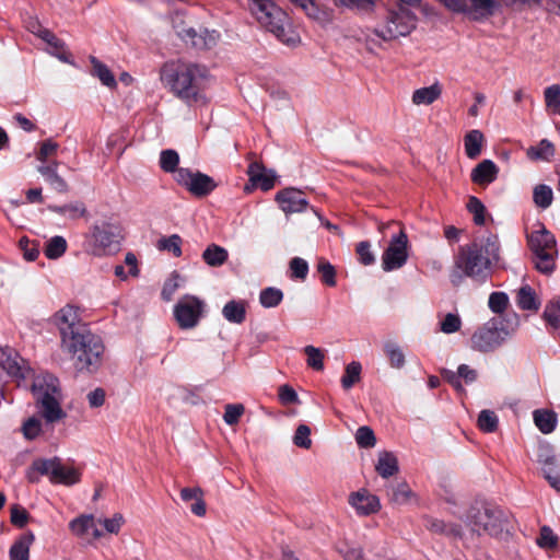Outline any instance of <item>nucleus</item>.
<instances>
[{
	"label": "nucleus",
	"instance_id": "17",
	"mask_svg": "<svg viewBox=\"0 0 560 560\" xmlns=\"http://www.w3.org/2000/svg\"><path fill=\"white\" fill-rule=\"evenodd\" d=\"M177 35L186 43L198 49H207L214 46L219 39V33L205 30L198 33L192 27L177 28Z\"/></svg>",
	"mask_w": 560,
	"mask_h": 560
},
{
	"label": "nucleus",
	"instance_id": "13",
	"mask_svg": "<svg viewBox=\"0 0 560 560\" xmlns=\"http://www.w3.org/2000/svg\"><path fill=\"white\" fill-rule=\"evenodd\" d=\"M408 236L400 230L392 236L387 248L382 255V268L389 272L400 269L408 260Z\"/></svg>",
	"mask_w": 560,
	"mask_h": 560
},
{
	"label": "nucleus",
	"instance_id": "28",
	"mask_svg": "<svg viewBox=\"0 0 560 560\" xmlns=\"http://www.w3.org/2000/svg\"><path fill=\"white\" fill-rule=\"evenodd\" d=\"M485 137L478 129L470 130L464 138L465 153L469 159H476L480 155Z\"/></svg>",
	"mask_w": 560,
	"mask_h": 560
},
{
	"label": "nucleus",
	"instance_id": "61",
	"mask_svg": "<svg viewBox=\"0 0 560 560\" xmlns=\"http://www.w3.org/2000/svg\"><path fill=\"white\" fill-rule=\"evenodd\" d=\"M28 518H30V514L28 512L20 506V505H13L11 508V523L16 526V527H24L27 522H28Z\"/></svg>",
	"mask_w": 560,
	"mask_h": 560
},
{
	"label": "nucleus",
	"instance_id": "20",
	"mask_svg": "<svg viewBox=\"0 0 560 560\" xmlns=\"http://www.w3.org/2000/svg\"><path fill=\"white\" fill-rule=\"evenodd\" d=\"M0 365L8 375L18 381L25 377L21 358L11 349L0 350Z\"/></svg>",
	"mask_w": 560,
	"mask_h": 560
},
{
	"label": "nucleus",
	"instance_id": "56",
	"mask_svg": "<svg viewBox=\"0 0 560 560\" xmlns=\"http://www.w3.org/2000/svg\"><path fill=\"white\" fill-rule=\"evenodd\" d=\"M35 35H37L39 38H42L44 42H46L48 45H50L52 48L57 50L63 49V43L56 37L54 33H51L49 30L44 28L43 26H38L37 31H33Z\"/></svg>",
	"mask_w": 560,
	"mask_h": 560
},
{
	"label": "nucleus",
	"instance_id": "19",
	"mask_svg": "<svg viewBox=\"0 0 560 560\" xmlns=\"http://www.w3.org/2000/svg\"><path fill=\"white\" fill-rule=\"evenodd\" d=\"M499 167L492 160H483L478 163L471 171V182L487 187L498 178Z\"/></svg>",
	"mask_w": 560,
	"mask_h": 560
},
{
	"label": "nucleus",
	"instance_id": "34",
	"mask_svg": "<svg viewBox=\"0 0 560 560\" xmlns=\"http://www.w3.org/2000/svg\"><path fill=\"white\" fill-rule=\"evenodd\" d=\"M90 61L92 63V73L93 75L97 77L98 80L107 88H115L116 86V80L112 71L108 69L106 65L101 62L95 57H91Z\"/></svg>",
	"mask_w": 560,
	"mask_h": 560
},
{
	"label": "nucleus",
	"instance_id": "62",
	"mask_svg": "<svg viewBox=\"0 0 560 560\" xmlns=\"http://www.w3.org/2000/svg\"><path fill=\"white\" fill-rule=\"evenodd\" d=\"M19 244H20V248L23 252V256L26 260L34 261L38 257L39 249H38L37 244H35L34 242H31L26 237L21 238Z\"/></svg>",
	"mask_w": 560,
	"mask_h": 560
},
{
	"label": "nucleus",
	"instance_id": "14",
	"mask_svg": "<svg viewBox=\"0 0 560 560\" xmlns=\"http://www.w3.org/2000/svg\"><path fill=\"white\" fill-rule=\"evenodd\" d=\"M276 201L280 209L287 214L301 213L310 207L307 199L302 190L289 187L276 194Z\"/></svg>",
	"mask_w": 560,
	"mask_h": 560
},
{
	"label": "nucleus",
	"instance_id": "38",
	"mask_svg": "<svg viewBox=\"0 0 560 560\" xmlns=\"http://www.w3.org/2000/svg\"><path fill=\"white\" fill-rule=\"evenodd\" d=\"M67 249V242L62 236L51 237L45 246V255L49 259H57L61 257Z\"/></svg>",
	"mask_w": 560,
	"mask_h": 560
},
{
	"label": "nucleus",
	"instance_id": "45",
	"mask_svg": "<svg viewBox=\"0 0 560 560\" xmlns=\"http://www.w3.org/2000/svg\"><path fill=\"white\" fill-rule=\"evenodd\" d=\"M158 248L160 250L171 252L175 257H179L182 255V238L177 234H173L168 237H162L158 242Z\"/></svg>",
	"mask_w": 560,
	"mask_h": 560
},
{
	"label": "nucleus",
	"instance_id": "16",
	"mask_svg": "<svg viewBox=\"0 0 560 560\" xmlns=\"http://www.w3.org/2000/svg\"><path fill=\"white\" fill-rule=\"evenodd\" d=\"M502 513L499 510L485 509L474 515L471 530L477 534H497L502 528Z\"/></svg>",
	"mask_w": 560,
	"mask_h": 560
},
{
	"label": "nucleus",
	"instance_id": "23",
	"mask_svg": "<svg viewBox=\"0 0 560 560\" xmlns=\"http://www.w3.org/2000/svg\"><path fill=\"white\" fill-rule=\"evenodd\" d=\"M447 382L456 388V390H464L463 385L460 383V378H463L467 384L472 383L477 378V372L471 369L467 364H462L458 366L457 373L452 371H446L444 373Z\"/></svg>",
	"mask_w": 560,
	"mask_h": 560
},
{
	"label": "nucleus",
	"instance_id": "5",
	"mask_svg": "<svg viewBox=\"0 0 560 560\" xmlns=\"http://www.w3.org/2000/svg\"><path fill=\"white\" fill-rule=\"evenodd\" d=\"M252 13L267 31L287 45H294L296 36L291 30L287 14L270 0H252Z\"/></svg>",
	"mask_w": 560,
	"mask_h": 560
},
{
	"label": "nucleus",
	"instance_id": "58",
	"mask_svg": "<svg viewBox=\"0 0 560 560\" xmlns=\"http://www.w3.org/2000/svg\"><path fill=\"white\" fill-rule=\"evenodd\" d=\"M322 275V280L329 287L336 285V271L334 266L328 261H320L317 267Z\"/></svg>",
	"mask_w": 560,
	"mask_h": 560
},
{
	"label": "nucleus",
	"instance_id": "11",
	"mask_svg": "<svg viewBox=\"0 0 560 560\" xmlns=\"http://www.w3.org/2000/svg\"><path fill=\"white\" fill-rule=\"evenodd\" d=\"M206 302L192 294H185L174 305L173 315L182 329L195 328L206 313Z\"/></svg>",
	"mask_w": 560,
	"mask_h": 560
},
{
	"label": "nucleus",
	"instance_id": "35",
	"mask_svg": "<svg viewBox=\"0 0 560 560\" xmlns=\"http://www.w3.org/2000/svg\"><path fill=\"white\" fill-rule=\"evenodd\" d=\"M517 304L522 310L527 311H537L540 305L535 291L527 284L520 289L517 293Z\"/></svg>",
	"mask_w": 560,
	"mask_h": 560
},
{
	"label": "nucleus",
	"instance_id": "22",
	"mask_svg": "<svg viewBox=\"0 0 560 560\" xmlns=\"http://www.w3.org/2000/svg\"><path fill=\"white\" fill-rule=\"evenodd\" d=\"M34 540L35 536L32 532L21 535L10 548V560H30V549Z\"/></svg>",
	"mask_w": 560,
	"mask_h": 560
},
{
	"label": "nucleus",
	"instance_id": "24",
	"mask_svg": "<svg viewBox=\"0 0 560 560\" xmlns=\"http://www.w3.org/2000/svg\"><path fill=\"white\" fill-rule=\"evenodd\" d=\"M535 425L544 434L555 431L558 422L557 413L552 410L537 409L533 412Z\"/></svg>",
	"mask_w": 560,
	"mask_h": 560
},
{
	"label": "nucleus",
	"instance_id": "42",
	"mask_svg": "<svg viewBox=\"0 0 560 560\" xmlns=\"http://www.w3.org/2000/svg\"><path fill=\"white\" fill-rule=\"evenodd\" d=\"M179 163L178 153L174 150H164L160 155V166L166 173H173L174 176L176 172L180 168L177 167Z\"/></svg>",
	"mask_w": 560,
	"mask_h": 560
},
{
	"label": "nucleus",
	"instance_id": "32",
	"mask_svg": "<svg viewBox=\"0 0 560 560\" xmlns=\"http://www.w3.org/2000/svg\"><path fill=\"white\" fill-rule=\"evenodd\" d=\"M526 154L532 161H549L555 154V148L549 140L544 139L537 145L529 147Z\"/></svg>",
	"mask_w": 560,
	"mask_h": 560
},
{
	"label": "nucleus",
	"instance_id": "18",
	"mask_svg": "<svg viewBox=\"0 0 560 560\" xmlns=\"http://www.w3.org/2000/svg\"><path fill=\"white\" fill-rule=\"evenodd\" d=\"M71 533L84 540L91 541L98 539L103 536V533L97 527V521L91 514L80 515L69 523Z\"/></svg>",
	"mask_w": 560,
	"mask_h": 560
},
{
	"label": "nucleus",
	"instance_id": "15",
	"mask_svg": "<svg viewBox=\"0 0 560 560\" xmlns=\"http://www.w3.org/2000/svg\"><path fill=\"white\" fill-rule=\"evenodd\" d=\"M348 503L354 509L359 516H369L381 510L380 499L366 489H360L350 493Z\"/></svg>",
	"mask_w": 560,
	"mask_h": 560
},
{
	"label": "nucleus",
	"instance_id": "27",
	"mask_svg": "<svg viewBox=\"0 0 560 560\" xmlns=\"http://www.w3.org/2000/svg\"><path fill=\"white\" fill-rule=\"evenodd\" d=\"M223 317L233 324H242L246 317V303L244 301H229L222 308Z\"/></svg>",
	"mask_w": 560,
	"mask_h": 560
},
{
	"label": "nucleus",
	"instance_id": "37",
	"mask_svg": "<svg viewBox=\"0 0 560 560\" xmlns=\"http://www.w3.org/2000/svg\"><path fill=\"white\" fill-rule=\"evenodd\" d=\"M361 363L352 361L345 369V374L341 377V386L343 389H350L361 377Z\"/></svg>",
	"mask_w": 560,
	"mask_h": 560
},
{
	"label": "nucleus",
	"instance_id": "2",
	"mask_svg": "<svg viewBox=\"0 0 560 560\" xmlns=\"http://www.w3.org/2000/svg\"><path fill=\"white\" fill-rule=\"evenodd\" d=\"M32 393L36 415L25 419L21 431L27 441H34L48 432L67 418L62 408V394L59 381L51 374L37 375L32 384Z\"/></svg>",
	"mask_w": 560,
	"mask_h": 560
},
{
	"label": "nucleus",
	"instance_id": "43",
	"mask_svg": "<svg viewBox=\"0 0 560 560\" xmlns=\"http://www.w3.org/2000/svg\"><path fill=\"white\" fill-rule=\"evenodd\" d=\"M384 350L392 368L401 369L405 365V354L397 343L387 342Z\"/></svg>",
	"mask_w": 560,
	"mask_h": 560
},
{
	"label": "nucleus",
	"instance_id": "40",
	"mask_svg": "<svg viewBox=\"0 0 560 560\" xmlns=\"http://www.w3.org/2000/svg\"><path fill=\"white\" fill-rule=\"evenodd\" d=\"M533 198L537 207L547 209L552 203V189L548 185L540 184L535 187Z\"/></svg>",
	"mask_w": 560,
	"mask_h": 560
},
{
	"label": "nucleus",
	"instance_id": "44",
	"mask_svg": "<svg viewBox=\"0 0 560 560\" xmlns=\"http://www.w3.org/2000/svg\"><path fill=\"white\" fill-rule=\"evenodd\" d=\"M412 492L406 482H399L390 487V501L395 504H405L409 501Z\"/></svg>",
	"mask_w": 560,
	"mask_h": 560
},
{
	"label": "nucleus",
	"instance_id": "53",
	"mask_svg": "<svg viewBox=\"0 0 560 560\" xmlns=\"http://www.w3.org/2000/svg\"><path fill=\"white\" fill-rule=\"evenodd\" d=\"M509 303V298L503 292H493L489 296V307L494 313H502Z\"/></svg>",
	"mask_w": 560,
	"mask_h": 560
},
{
	"label": "nucleus",
	"instance_id": "6",
	"mask_svg": "<svg viewBox=\"0 0 560 560\" xmlns=\"http://www.w3.org/2000/svg\"><path fill=\"white\" fill-rule=\"evenodd\" d=\"M120 231L110 222L93 224L84 234L83 250L94 257L115 254L120 247Z\"/></svg>",
	"mask_w": 560,
	"mask_h": 560
},
{
	"label": "nucleus",
	"instance_id": "46",
	"mask_svg": "<svg viewBox=\"0 0 560 560\" xmlns=\"http://www.w3.org/2000/svg\"><path fill=\"white\" fill-rule=\"evenodd\" d=\"M544 96L547 108L560 114V85L552 84L548 86L544 92Z\"/></svg>",
	"mask_w": 560,
	"mask_h": 560
},
{
	"label": "nucleus",
	"instance_id": "64",
	"mask_svg": "<svg viewBox=\"0 0 560 560\" xmlns=\"http://www.w3.org/2000/svg\"><path fill=\"white\" fill-rule=\"evenodd\" d=\"M542 474L549 485L560 492V468L546 467L542 468Z\"/></svg>",
	"mask_w": 560,
	"mask_h": 560
},
{
	"label": "nucleus",
	"instance_id": "36",
	"mask_svg": "<svg viewBox=\"0 0 560 560\" xmlns=\"http://www.w3.org/2000/svg\"><path fill=\"white\" fill-rule=\"evenodd\" d=\"M283 300V292L275 287H268L260 291L259 302L265 308L278 306Z\"/></svg>",
	"mask_w": 560,
	"mask_h": 560
},
{
	"label": "nucleus",
	"instance_id": "39",
	"mask_svg": "<svg viewBox=\"0 0 560 560\" xmlns=\"http://www.w3.org/2000/svg\"><path fill=\"white\" fill-rule=\"evenodd\" d=\"M303 350L307 357V359H306L307 366L315 371H323L324 370V358H325L324 351L314 346H306V347H304Z\"/></svg>",
	"mask_w": 560,
	"mask_h": 560
},
{
	"label": "nucleus",
	"instance_id": "52",
	"mask_svg": "<svg viewBox=\"0 0 560 560\" xmlns=\"http://www.w3.org/2000/svg\"><path fill=\"white\" fill-rule=\"evenodd\" d=\"M291 277L304 280L308 273V264L305 259L294 257L290 261Z\"/></svg>",
	"mask_w": 560,
	"mask_h": 560
},
{
	"label": "nucleus",
	"instance_id": "4",
	"mask_svg": "<svg viewBox=\"0 0 560 560\" xmlns=\"http://www.w3.org/2000/svg\"><path fill=\"white\" fill-rule=\"evenodd\" d=\"M500 245L497 236H488L460 247L455 257V267L466 277L485 281L493 261L499 260Z\"/></svg>",
	"mask_w": 560,
	"mask_h": 560
},
{
	"label": "nucleus",
	"instance_id": "31",
	"mask_svg": "<svg viewBox=\"0 0 560 560\" xmlns=\"http://www.w3.org/2000/svg\"><path fill=\"white\" fill-rule=\"evenodd\" d=\"M37 172L45 177L47 183L58 192L65 194L69 187L67 182L55 171L54 166H38Z\"/></svg>",
	"mask_w": 560,
	"mask_h": 560
},
{
	"label": "nucleus",
	"instance_id": "26",
	"mask_svg": "<svg viewBox=\"0 0 560 560\" xmlns=\"http://www.w3.org/2000/svg\"><path fill=\"white\" fill-rule=\"evenodd\" d=\"M375 469L381 477L389 478L398 471V460L393 453L381 452Z\"/></svg>",
	"mask_w": 560,
	"mask_h": 560
},
{
	"label": "nucleus",
	"instance_id": "12",
	"mask_svg": "<svg viewBox=\"0 0 560 560\" xmlns=\"http://www.w3.org/2000/svg\"><path fill=\"white\" fill-rule=\"evenodd\" d=\"M175 182L186 188L195 197H205L211 194L217 184L212 177L201 172H192L180 167L174 177Z\"/></svg>",
	"mask_w": 560,
	"mask_h": 560
},
{
	"label": "nucleus",
	"instance_id": "30",
	"mask_svg": "<svg viewBox=\"0 0 560 560\" xmlns=\"http://www.w3.org/2000/svg\"><path fill=\"white\" fill-rule=\"evenodd\" d=\"M48 210L65 215L70 220H77L79 218L85 217L88 213L85 205L81 201H75L63 206L50 205L48 206Z\"/></svg>",
	"mask_w": 560,
	"mask_h": 560
},
{
	"label": "nucleus",
	"instance_id": "1",
	"mask_svg": "<svg viewBox=\"0 0 560 560\" xmlns=\"http://www.w3.org/2000/svg\"><path fill=\"white\" fill-rule=\"evenodd\" d=\"M51 323L58 329L60 348L73 361L78 371L94 372L101 363L105 347L100 336L82 322L79 308L67 304L57 311Z\"/></svg>",
	"mask_w": 560,
	"mask_h": 560
},
{
	"label": "nucleus",
	"instance_id": "47",
	"mask_svg": "<svg viewBox=\"0 0 560 560\" xmlns=\"http://www.w3.org/2000/svg\"><path fill=\"white\" fill-rule=\"evenodd\" d=\"M59 144L52 139H46L40 142L39 151L36 154V159L40 163L48 162L50 158L55 156L58 152Z\"/></svg>",
	"mask_w": 560,
	"mask_h": 560
},
{
	"label": "nucleus",
	"instance_id": "33",
	"mask_svg": "<svg viewBox=\"0 0 560 560\" xmlns=\"http://www.w3.org/2000/svg\"><path fill=\"white\" fill-rule=\"evenodd\" d=\"M228 256V250L215 244H211L202 253L205 262L211 267L222 266L226 261Z\"/></svg>",
	"mask_w": 560,
	"mask_h": 560
},
{
	"label": "nucleus",
	"instance_id": "3",
	"mask_svg": "<svg viewBox=\"0 0 560 560\" xmlns=\"http://www.w3.org/2000/svg\"><path fill=\"white\" fill-rule=\"evenodd\" d=\"M207 69L182 60L166 62L161 70V80L178 98L188 105L205 103L202 82Z\"/></svg>",
	"mask_w": 560,
	"mask_h": 560
},
{
	"label": "nucleus",
	"instance_id": "59",
	"mask_svg": "<svg viewBox=\"0 0 560 560\" xmlns=\"http://www.w3.org/2000/svg\"><path fill=\"white\" fill-rule=\"evenodd\" d=\"M558 541L557 535L552 532V529L548 526H542L540 528V535L537 539V544L542 548H553L556 547Z\"/></svg>",
	"mask_w": 560,
	"mask_h": 560
},
{
	"label": "nucleus",
	"instance_id": "29",
	"mask_svg": "<svg viewBox=\"0 0 560 560\" xmlns=\"http://www.w3.org/2000/svg\"><path fill=\"white\" fill-rule=\"evenodd\" d=\"M441 93L442 89L439 83L418 89L412 94V103L415 105H430L441 96Z\"/></svg>",
	"mask_w": 560,
	"mask_h": 560
},
{
	"label": "nucleus",
	"instance_id": "50",
	"mask_svg": "<svg viewBox=\"0 0 560 560\" xmlns=\"http://www.w3.org/2000/svg\"><path fill=\"white\" fill-rule=\"evenodd\" d=\"M467 208L474 215V222L477 225H482L485 223L486 212L483 203L477 197H470L467 203Z\"/></svg>",
	"mask_w": 560,
	"mask_h": 560
},
{
	"label": "nucleus",
	"instance_id": "48",
	"mask_svg": "<svg viewBox=\"0 0 560 560\" xmlns=\"http://www.w3.org/2000/svg\"><path fill=\"white\" fill-rule=\"evenodd\" d=\"M224 410V422L229 425H234L238 423L241 417L244 415L245 408L242 404H228Z\"/></svg>",
	"mask_w": 560,
	"mask_h": 560
},
{
	"label": "nucleus",
	"instance_id": "7",
	"mask_svg": "<svg viewBox=\"0 0 560 560\" xmlns=\"http://www.w3.org/2000/svg\"><path fill=\"white\" fill-rule=\"evenodd\" d=\"M528 246L533 253L535 268L544 273L551 275L556 268L558 254L556 238L542 224L527 235Z\"/></svg>",
	"mask_w": 560,
	"mask_h": 560
},
{
	"label": "nucleus",
	"instance_id": "63",
	"mask_svg": "<svg viewBox=\"0 0 560 560\" xmlns=\"http://www.w3.org/2000/svg\"><path fill=\"white\" fill-rule=\"evenodd\" d=\"M279 399L284 405L298 404L299 396L290 385H281L279 387Z\"/></svg>",
	"mask_w": 560,
	"mask_h": 560
},
{
	"label": "nucleus",
	"instance_id": "21",
	"mask_svg": "<svg viewBox=\"0 0 560 560\" xmlns=\"http://www.w3.org/2000/svg\"><path fill=\"white\" fill-rule=\"evenodd\" d=\"M247 174L249 180L265 191L271 189L275 185V174L267 172L262 165L256 162L249 164Z\"/></svg>",
	"mask_w": 560,
	"mask_h": 560
},
{
	"label": "nucleus",
	"instance_id": "9",
	"mask_svg": "<svg viewBox=\"0 0 560 560\" xmlns=\"http://www.w3.org/2000/svg\"><path fill=\"white\" fill-rule=\"evenodd\" d=\"M417 26V16L410 10L399 8L389 11L384 23L375 28V34L384 40L409 35Z\"/></svg>",
	"mask_w": 560,
	"mask_h": 560
},
{
	"label": "nucleus",
	"instance_id": "54",
	"mask_svg": "<svg viewBox=\"0 0 560 560\" xmlns=\"http://www.w3.org/2000/svg\"><path fill=\"white\" fill-rule=\"evenodd\" d=\"M429 528L435 533H442V534H447V535H453V536L460 535L459 526L452 525V524H445L443 521H440V520L431 521L429 524Z\"/></svg>",
	"mask_w": 560,
	"mask_h": 560
},
{
	"label": "nucleus",
	"instance_id": "60",
	"mask_svg": "<svg viewBox=\"0 0 560 560\" xmlns=\"http://www.w3.org/2000/svg\"><path fill=\"white\" fill-rule=\"evenodd\" d=\"M98 523L103 524L107 533L118 534L125 523V518L120 513H116L110 518L100 520Z\"/></svg>",
	"mask_w": 560,
	"mask_h": 560
},
{
	"label": "nucleus",
	"instance_id": "25",
	"mask_svg": "<svg viewBox=\"0 0 560 560\" xmlns=\"http://www.w3.org/2000/svg\"><path fill=\"white\" fill-rule=\"evenodd\" d=\"M466 10L456 11L457 13H471L474 19H481L493 14V0H465Z\"/></svg>",
	"mask_w": 560,
	"mask_h": 560
},
{
	"label": "nucleus",
	"instance_id": "49",
	"mask_svg": "<svg viewBox=\"0 0 560 560\" xmlns=\"http://www.w3.org/2000/svg\"><path fill=\"white\" fill-rule=\"evenodd\" d=\"M355 441L360 447H373L376 443L374 432L369 427H360L355 433Z\"/></svg>",
	"mask_w": 560,
	"mask_h": 560
},
{
	"label": "nucleus",
	"instance_id": "10",
	"mask_svg": "<svg viewBox=\"0 0 560 560\" xmlns=\"http://www.w3.org/2000/svg\"><path fill=\"white\" fill-rule=\"evenodd\" d=\"M32 470L39 475L47 476L52 483L73 486L81 479L80 471L67 466L59 457L39 458L33 462Z\"/></svg>",
	"mask_w": 560,
	"mask_h": 560
},
{
	"label": "nucleus",
	"instance_id": "55",
	"mask_svg": "<svg viewBox=\"0 0 560 560\" xmlns=\"http://www.w3.org/2000/svg\"><path fill=\"white\" fill-rule=\"evenodd\" d=\"M462 320L458 315L448 313L441 322V330L444 334H454L460 329Z\"/></svg>",
	"mask_w": 560,
	"mask_h": 560
},
{
	"label": "nucleus",
	"instance_id": "57",
	"mask_svg": "<svg viewBox=\"0 0 560 560\" xmlns=\"http://www.w3.org/2000/svg\"><path fill=\"white\" fill-rule=\"evenodd\" d=\"M357 254L362 265L369 266L375 261L374 254L371 250V244L368 241L360 242L357 245Z\"/></svg>",
	"mask_w": 560,
	"mask_h": 560
},
{
	"label": "nucleus",
	"instance_id": "41",
	"mask_svg": "<svg viewBox=\"0 0 560 560\" xmlns=\"http://www.w3.org/2000/svg\"><path fill=\"white\" fill-rule=\"evenodd\" d=\"M477 422L481 431L492 433L498 429L499 419L494 411L485 409L480 411Z\"/></svg>",
	"mask_w": 560,
	"mask_h": 560
},
{
	"label": "nucleus",
	"instance_id": "8",
	"mask_svg": "<svg viewBox=\"0 0 560 560\" xmlns=\"http://www.w3.org/2000/svg\"><path fill=\"white\" fill-rule=\"evenodd\" d=\"M513 330L509 329L505 322L493 318L478 328L470 338L471 348L479 352H490L500 347Z\"/></svg>",
	"mask_w": 560,
	"mask_h": 560
},
{
	"label": "nucleus",
	"instance_id": "51",
	"mask_svg": "<svg viewBox=\"0 0 560 560\" xmlns=\"http://www.w3.org/2000/svg\"><path fill=\"white\" fill-rule=\"evenodd\" d=\"M293 443L302 448L308 450L312 446L311 429L306 424H300L293 436Z\"/></svg>",
	"mask_w": 560,
	"mask_h": 560
}]
</instances>
